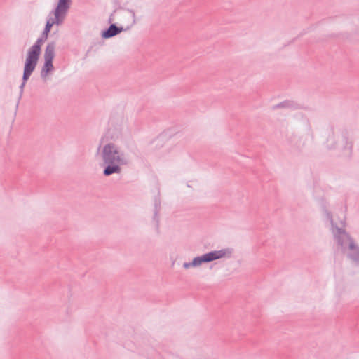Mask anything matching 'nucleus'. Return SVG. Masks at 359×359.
<instances>
[{
  "label": "nucleus",
  "mask_w": 359,
  "mask_h": 359,
  "mask_svg": "<svg viewBox=\"0 0 359 359\" xmlns=\"http://www.w3.org/2000/svg\"><path fill=\"white\" fill-rule=\"evenodd\" d=\"M102 160L107 165L104 170V174L107 176L114 173H120L121 165L126 164L121 154L114 144H107L103 147Z\"/></svg>",
  "instance_id": "nucleus-1"
},
{
  "label": "nucleus",
  "mask_w": 359,
  "mask_h": 359,
  "mask_svg": "<svg viewBox=\"0 0 359 359\" xmlns=\"http://www.w3.org/2000/svg\"><path fill=\"white\" fill-rule=\"evenodd\" d=\"M42 43V39H38L27 52L24 65V72L22 77L23 82L22 83V88L25 86L26 81L29 78L30 75L36 67L39 56L41 55V47Z\"/></svg>",
  "instance_id": "nucleus-2"
},
{
  "label": "nucleus",
  "mask_w": 359,
  "mask_h": 359,
  "mask_svg": "<svg viewBox=\"0 0 359 359\" xmlns=\"http://www.w3.org/2000/svg\"><path fill=\"white\" fill-rule=\"evenodd\" d=\"M70 0H59L57 8L55 11V18H50L48 20L46 28L44 30V34L46 35V39L48 36V34L53 27V25L60 24L63 19L65 18V14L69 7Z\"/></svg>",
  "instance_id": "nucleus-3"
},
{
  "label": "nucleus",
  "mask_w": 359,
  "mask_h": 359,
  "mask_svg": "<svg viewBox=\"0 0 359 359\" xmlns=\"http://www.w3.org/2000/svg\"><path fill=\"white\" fill-rule=\"evenodd\" d=\"M229 253L230 252L227 250L212 251L201 257H195L191 262V266L194 267L198 266L203 263L223 258L227 256Z\"/></svg>",
  "instance_id": "nucleus-4"
},
{
  "label": "nucleus",
  "mask_w": 359,
  "mask_h": 359,
  "mask_svg": "<svg viewBox=\"0 0 359 359\" xmlns=\"http://www.w3.org/2000/svg\"><path fill=\"white\" fill-rule=\"evenodd\" d=\"M229 253L230 252L227 250L212 251L201 257H195L191 262V266L194 267L198 266L203 263L223 258L227 256Z\"/></svg>",
  "instance_id": "nucleus-5"
},
{
  "label": "nucleus",
  "mask_w": 359,
  "mask_h": 359,
  "mask_svg": "<svg viewBox=\"0 0 359 359\" xmlns=\"http://www.w3.org/2000/svg\"><path fill=\"white\" fill-rule=\"evenodd\" d=\"M55 47L53 44H48L44 53L45 62L41 71V75L43 77L48 76L50 72L53 69V60L54 58Z\"/></svg>",
  "instance_id": "nucleus-6"
},
{
  "label": "nucleus",
  "mask_w": 359,
  "mask_h": 359,
  "mask_svg": "<svg viewBox=\"0 0 359 359\" xmlns=\"http://www.w3.org/2000/svg\"><path fill=\"white\" fill-rule=\"evenodd\" d=\"M121 32V29H118L116 27V25H111L107 31H105L102 33V37L106 38V39L112 37Z\"/></svg>",
  "instance_id": "nucleus-7"
},
{
  "label": "nucleus",
  "mask_w": 359,
  "mask_h": 359,
  "mask_svg": "<svg viewBox=\"0 0 359 359\" xmlns=\"http://www.w3.org/2000/svg\"><path fill=\"white\" fill-rule=\"evenodd\" d=\"M340 233H341V236L343 239H346L347 241H351L349 236L345 232L341 231V232H340ZM350 248H353V244L352 243V242H350Z\"/></svg>",
  "instance_id": "nucleus-8"
},
{
  "label": "nucleus",
  "mask_w": 359,
  "mask_h": 359,
  "mask_svg": "<svg viewBox=\"0 0 359 359\" xmlns=\"http://www.w3.org/2000/svg\"><path fill=\"white\" fill-rule=\"evenodd\" d=\"M184 268L189 269V267L192 266L191 263H184L183 264Z\"/></svg>",
  "instance_id": "nucleus-9"
}]
</instances>
